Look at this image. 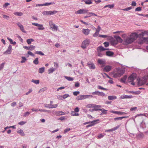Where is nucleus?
I'll use <instances>...</instances> for the list:
<instances>
[{"label":"nucleus","mask_w":148,"mask_h":148,"mask_svg":"<svg viewBox=\"0 0 148 148\" xmlns=\"http://www.w3.org/2000/svg\"><path fill=\"white\" fill-rule=\"evenodd\" d=\"M124 69L118 68L116 69L112 73L113 77L115 78L121 76L125 73Z\"/></svg>","instance_id":"obj_1"},{"label":"nucleus","mask_w":148,"mask_h":148,"mask_svg":"<svg viewBox=\"0 0 148 148\" xmlns=\"http://www.w3.org/2000/svg\"><path fill=\"white\" fill-rule=\"evenodd\" d=\"M146 32H142L139 34L140 36H142V37L140 38V44H141L143 43L144 42L147 41L148 43V38L143 37L145 34L146 33Z\"/></svg>","instance_id":"obj_2"},{"label":"nucleus","mask_w":148,"mask_h":148,"mask_svg":"<svg viewBox=\"0 0 148 148\" xmlns=\"http://www.w3.org/2000/svg\"><path fill=\"white\" fill-rule=\"evenodd\" d=\"M90 42V40L86 39L82 42L81 47L83 49H86Z\"/></svg>","instance_id":"obj_3"},{"label":"nucleus","mask_w":148,"mask_h":148,"mask_svg":"<svg viewBox=\"0 0 148 148\" xmlns=\"http://www.w3.org/2000/svg\"><path fill=\"white\" fill-rule=\"evenodd\" d=\"M137 80L138 85L139 86H140L143 85L146 83L147 79L145 78H143L141 79L139 78L137 79Z\"/></svg>","instance_id":"obj_4"},{"label":"nucleus","mask_w":148,"mask_h":148,"mask_svg":"<svg viewBox=\"0 0 148 148\" xmlns=\"http://www.w3.org/2000/svg\"><path fill=\"white\" fill-rule=\"evenodd\" d=\"M49 26L53 31H56L58 30V26L53 23L52 22L50 21L49 22Z\"/></svg>","instance_id":"obj_5"},{"label":"nucleus","mask_w":148,"mask_h":148,"mask_svg":"<svg viewBox=\"0 0 148 148\" xmlns=\"http://www.w3.org/2000/svg\"><path fill=\"white\" fill-rule=\"evenodd\" d=\"M136 77V73H132L129 77L128 81L130 82H133Z\"/></svg>","instance_id":"obj_6"},{"label":"nucleus","mask_w":148,"mask_h":148,"mask_svg":"<svg viewBox=\"0 0 148 148\" xmlns=\"http://www.w3.org/2000/svg\"><path fill=\"white\" fill-rule=\"evenodd\" d=\"M99 121V119H97L91 121H89L90 123L88 124L89 125H87L86 127V128H88L89 127L94 125L95 124L97 123V121Z\"/></svg>","instance_id":"obj_7"},{"label":"nucleus","mask_w":148,"mask_h":148,"mask_svg":"<svg viewBox=\"0 0 148 148\" xmlns=\"http://www.w3.org/2000/svg\"><path fill=\"white\" fill-rule=\"evenodd\" d=\"M88 66L90 69H94L95 68V66L94 64L92 62H88L87 64Z\"/></svg>","instance_id":"obj_8"},{"label":"nucleus","mask_w":148,"mask_h":148,"mask_svg":"<svg viewBox=\"0 0 148 148\" xmlns=\"http://www.w3.org/2000/svg\"><path fill=\"white\" fill-rule=\"evenodd\" d=\"M130 36L134 41L136 39L138 36L137 33H134L131 34Z\"/></svg>","instance_id":"obj_9"},{"label":"nucleus","mask_w":148,"mask_h":148,"mask_svg":"<svg viewBox=\"0 0 148 148\" xmlns=\"http://www.w3.org/2000/svg\"><path fill=\"white\" fill-rule=\"evenodd\" d=\"M108 37L111 40V44L112 45H116L117 44V41L116 39H115L112 37L110 36H109Z\"/></svg>","instance_id":"obj_10"},{"label":"nucleus","mask_w":148,"mask_h":148,"mask_svg":"<svg viewBox=\"0 0 148 148\" xmlns=\"http://www.w3.org/2000/svg\"><path fill=\"white\" fill-rule=\"evenodd\" d=\"M12 52V45H9L7 50L5 51L3 54H10Z\"/></svg>","instance_id":"obj_11"},{"label":"nucleus","mask_w":148,"mask_h":148,"mask_svg":"<svg viewBox=\"0 0 148 148\" xmlns=\"http://www.w3.org/2000/svg\"><path fill=\"white\" fill-rule=\"evenodd\" d=\"M125 41L127 44H129L132 42H133V41L130 36L129 37H127L125 39Z\"/></svg>","instance_id":"obj_12"},{"label":"nucleus","mask_w":148,"mask_h":148,"mask_svg":"<svg viewBox=\"0 0 148 148\" xmlns=\"http://www.w3.org/2000/svg\"><path fill=\"white\" fill-rule=\"evenodd\" d=\"M93 110L95 111H97L98 110L101 111L102 112V113L106 114L107 113V110H105L103 108L102 109H98V108H94Z\"/></svg>","instance_id":"obj_13"},{"label":"nucleus","mask_w":148,"mask_h":148,"mask_svg":"<svg viewBox=\"0 0 148 148\" xmlns=\"http://www.w3.org/2000/svg\"><path fill=\"white\" fill-rule=\"evenodd\" d=\"M111 66L109 65L106 66L103 68V71L104 72H109L111 70Z\"/></svg>","instance_id":"obj_14"},{"label":"nucleus","mask_w":148,"mask_h":148,"mask_svg":"<svg viewBox=\"0 0 148 148\" xmlns=\"http://www.w3.org/2000/svg\"><path fill=\"white\" fill-rule=\"evenodd\" d=\"M17 25L19 27L20 29L24 33H26V32L25 31L23 25L19 22L17 23Z\"/></svg>","instance_id":"obj_15"},{"label":"nucleus","mask_w":148,"mask_h":148,"mask_svg":"<svg viewBox=\"0 0 148 148\" xmlns=\"http://www.w3.org/2000/svg\"><path fill=\"white\" fill-rule=\"evenodd\" d=\"M108 49H106L104 48L102 46H100L97 48V51H102L105 50H108Z\"/></svg>","instance_id":"obj_16"},{"label":"nucleus","mask_w":148,"mask_h":148,"mask_svg":"<svg viewBox=\"0 0 148 148\" xmlns=\"http://www.w3.org/2000/svg\"><path fill=\"white\" fill-rule=\"evenodd\" d=\"M90 30L88 29H83L82 30V32L85 35H88L90 33Z\"/></svg>","instance_id":"obj_17"},{"label":"nucleus","mask_w":148,"mask_h":148,"mask_svg":"<svg viewBox=\"0 0 148 148\" xmlns=\"http://www.w3.org/2000/svg\"><path fill=\"white\" fill-rule=\"evenodd\" d=\"M44 106L45 107L49 108H56L58 106V104H56L54 105H52V106H50V104H45Z\"/></svg>","instance_id":"obj_18"},{"label":"nucleus","mask_w":148,"mask_h":148,"mask_svg":"<svg viewBox=\"0 0 148 148\" xmlns=\"http://www.w3.org/2000/svg\"><path fill=\"white\" fill-rule=\"evenodd\" d=\"M111 112L112 113L117 114H126L127 113L125 112H119L117 111H112Z\"/></svg>","instance_id":"obj_19"},{"label":"nucleus","mask_w":148,"mask_h":148,"mask_svg":"<svg viewBox=\"0 0 148 148\" xmlns=\"http://www.w3.org/2000/svg\"><path fill=\"white\" fill-rule=\"evenodd\" d=\"M132 97V95L129 96L125 95H123L121 96L120 98L122 99L131 98Z\"/></svg>","instance_id":"obj_20"},{"label":"nucleus","mask_w":148,"mask_h":148,"mask_svg":"<svg viewBox=\"0 0 148 148\" xmlns=\"http://www.w3.org/2000/svg\"><path fill=\"white\" fill-rule=\"evenodd\" d=\"M117 97L114 95L109 96L108 97V99L109 100H113L116 99Z\"/></svg>","instance_id":"obj_21"},{"label":"nucleus","mask_w":148,"mask_h":148,"mask_svg":"<svg viewBox=\"0 0 148 148\" xmlns=\"http://www.w3.org/2000/svg\"><path fill=\"white\" fill-rule=\"evenodd\" d=\"M17 132L18 133L20 134V135L22 136H25V134L23 130L21 129L18 130Z\"/></svg>","instance_id":"obj_22"},{"label":"nucleus","mask_w":148,"mask_h":148,"mask_svg":"<svg viewBox=\"0 0 148 148\" xmlns=\"http://www.w3.org/2000/svg\"><path fill=\"white\" fill-rule=\"evenodd\" d=\"M115 38L117 41V42H121L122 41V40L121 38L119 36H117L116 37H115Z\"/></svg>","instance_id":"obj_23"},{"label":"nucleus","mask_w":148,"mask_h":148,"mask_svg":"<svg viewBox=\"0 0 148 148\" xmlns=\"http://www.w3.org/2000/svg\"><path fill=\"white\" fill-rule=\"evenodd\" d=\"M106 54L108 56H112L113 55L114 53L110 51H108L106 52Z\"/></svg>","instance_id":"obj_24"},{"label":"nucleus","mask_w":148,"mask_h":148,"mask_svg":"<svg viewBox=\"0 0 148 148\" xmlns=\"http://www.w3.org/2000/svg\"><path fill=\"white\" fill-rule=\"evenodd\" d=\"M127 77V76L126 75H124L123 77H122L121 80V82L125 83L126 81V80Z\"/></svg>","instance_id":"obj_25"},{"label":"nucleus","mask_w":148,"mask_h":148,"mask_svg":"<svg viewBox=\"0 0 148 148\" xmlns=\"http://www.w3.org/2000/svg\"><path fill=\"white\" fill-rule=\"evenodd\" d=\"M84 99V95H79L77 96L76 98V99L77 100H80Z\"/></svg>","instance_id":"obj_26"},{"label":"nucleus","mask_w":148,"mask_h":148,"mask_svg":"<svg viewBox=\"0 0 148 148\" xmlns=\"http://www.w3.org/2000/svg\"><path fill=\"white\" fill-rule=\"evenodd\" d=\"M14 14L16 16H21L23 15V14L21 12H14Z\"/></svg>","instance_id":"obj_27"},{"label":"nucleus","mask_w":148,"mask_h":148,"mask_svg":"<svg viewBox=\"0 0 148 148\" xmlns=\"http://www.w3.org/2000/svg\"><path fill=\"white\" fill-rule=\"evenodd\" d=\"M56 70V69L54 68H51L48 70V73L50 74L52 73L54 71Z\"/></svg>","instance_id":"obj_28"},{"label":"nucleus","mask_w":148,"mask_h":148,"mask_svg":"<svg viewBox=\"0 0 148 148\" xmlns=\"http://www.w3.org/2000/svg\"><path fill=\"white\" fill-rule=\"evenodd\" d=\"M98 62L100 64H104L105 62L101 59H99L98 60Z\"/></svg>","instance_id":"obj_29"},{"label":"nucleus","mask_w":148,"mask_h":148,"mask_svg":"<svg viewBox=\"0 0 148 148\" xmlns=\"http://www.w3.org/2000/svg\"><path fill=\"white\" fill-rule=\"evenodd\" d=\"M84 99L87 98H91L93 97V96L91 95H84Z\"/></svg>","instance_id":"obj_30"},{"label":"nucleus","mask_w":148,"mask_h":148,"mask_svg":"<svg viewBox=\"0 0 148 148\" xmlns=\"http://www.w3.org/2000/svg\"><path fill=\"white\" fill-rule=\"evenodd\" d=\"M34 41V40L32 38H30L27 40V42L28 45H30L31 44L32 42Z\"/></svg>","instance_id":"obj_31"},{"label":"nucleus","mask_w":148,"mask_h":148,"mask_svg":"<svg viewBox=\"0 0 148 148\" xmlns=\"http://www.w3.org/2000/svg\"><path fill=\"white\" fill-rule=\"evenodd\" d=\"M87 14L89 17H90L93 16H97V14L93 12H88L87 13Z\"/></svg>","instance_id":"obj_32"},{"label":"nucleus","mask_w":148,"mask_h":148,"mask_svg":"<svg viewBox=\"0 0 148 148\" xmlns=\"http://www.w3.org/2000/svg\"><path fill=\"white\" fill-rule=\"evenodd\" d=\"M125 117L123 116L121 117H116L114 119V120L115 121H120L123 118H125Z\"/></svg>","instance_id":"obj_33"},{"label":"nucleus","mask_w":148,"mask_h":148,"mask_svg":"<svg viewBox=\"0 0 148 148\" xmlns=\"http://www.w3.org/2000/svg\"><path fill=\"white\" fill-rule=\"evenodd\" d=\"M45 71V68L44 67L40 68L39 69V72L40 73H42L44 72Z\"/></svg>","instance_id":"obj_34"},{"label":"nucleus","mask_w":148,"mask_h":148,"mask_svg":"<svg viewBox=\"0 0 148 148\" xmlns=\"http://www.w3.org/2000/svg\"><path fill=\"white\" fill-rule=\"evenodd\" d=\"M50 15H51L55 14L58 12L56 10H53V11H49Z\"/></svg>","instance_id":"obj_35"},{"label":"nucleus","mask_w":148,"mask_h":148,"mask_svg":"<svg viewBox=\"0 0 148 148\" xmlns=\"http://www.w3.org/2000/svg\"><path fill=\"white\" fill-rule=\"evenodd\" d=\"M83 1H85V3L86 4L89 5L92 3V2L90 0H83Z\"/></svg>","instance_id":"obj_36"},{"label":"nucleus","mask_w":148,"mask_h":148,"mask_svg":"<svg viewBox=\"0 0 148 148\" xmlns=\"http://www.w3.org/2000/svg\"><path fill=\"white\" fill-rule=\"evenodd\" d=\"M56 115H64L65 114V113L64 112H62V111H58L56 113Z\"/></svg>","instance_id":"obj_37"},{"label":"nucleus","mask_w":148,"mask_h":148,"mask_svg":"<svg viewBox=\"0 0 148 148\" xmlns=\"http://www.w3.org/2000/svg\"><path fill=\"white\" fill-rule=\"evenodd\" d=\"M38 60V58H36V59L34 60L33 63L36 65L38 64L39 63Z\"/></svg>","instance_id":"obj_38"},{"label":"nucleus","mask_w":148,"mask_h":148,"mask_svg":"<svg viewBox=\"0 0 148 148\" xmlns=\"http://www.w3.org/2000/svg\"><path fill=\"white\" fill-rule=\"evenodd\" d=\"M31 82L36 84H38L39 83V80H36L32 79Z\"/></svg>","instance_id":"obj_39"},{"label":"nucleus","mask_w":148,"mask_h":148,"mask_svg":"<svg viewBox=\"0 0 148 148\" xmlns=\"http://www.w3.org/2000/svg\"><path fill=\"white\" fill-rule=\"evenodd\" d=\"M54 4V3L53 2H51L50 3H46L43 4L44 6H46L49 5H50L53 4Z\"/></svg>","instance_id":"obj_40"},{"label":"nucleus","mask_w":148,"mask_h":148,"mask_svg":"<svg viewBox=\"0 0 148 148\" xmlns=\"http://www.w3.org/2000/svg\"><path fill=\"white\" fill-rule=\"evenodd\" d=\"M65 78L68 81H71L73 80V78L70 77L65 76Z\"/></svg>","instance_id":"obj_41"},{"label":"nucleus","mask_w":148,"mask_h":148,"mask_svg":"<svg viewBox=\"0 0 148 148\" xmlns=\"http://www.w3.org/2000/svg\"><path fill=\"white\" fill-rule=\"evenodd\" d=\"M100 31V29H99V30H97V29H96V32L93 34V36L94 37H96L97 36L98 34L99 33V32Z\"/></svg>","instance_id":"obj_42"},{"label":"nucleus","mask_w":148,"mask_h":148,"mask_svg":"<svg viewBox=\"0 0 148 148\" xmlns=\"http://www.w3.org/2000/svg\"><path fill=\"white\" fill-rule=\"evenodd\" d=\"M114 4L112 5H106L104 7V8H106V7H108L110 8H112L114 7Z\"/></svg>","instance_id":"obj_43"},{"label":"nucleus","mask_w":148,"mask_h":148,"mask_svg":"<svg viewBox=\"0 0 148 148\" xmlns=\"http://www.w3.org/2000/svg\"><path fill=\"white\" fill-rule=\"evenodd\" d=\"M98 52V56L100 57H102L104 54V53H102L101 51H97Z\"/></svg>","instance_id":"obj_44"},{"label":"nucleus","mask_w":148,"mask_h":148,"mask_svg":"<svg viewBox=\"0 0 148 148\" xmlns=\"http://www.w3.org/2000/svg\"><path fill=\"white\" fill-rule=\"evenodd\" d=\"M75 14H83L82 9H80L75 12Z\"/></svg>","instance_id":"obj_45"},{"label":"nucleus","mask_w":148,"mask_h":148,"mask_svg":"<svg viewBox=\"0 0 148 148\" xmlns=\"http://www.w3.org/2000/svg\"><path fill=\"white\" fill-rule=\"evenodd\" d=\"M97 88L99 89L107 90L108 89L107 88H104L100 86L99 85L97 86Z\"/></svg>","instance_id":"obj_46"},{"label":"nucleus","mask_w":148,"mask_h":148,"mask_svg":"<svg viewBox=\"0 0 148 148\" xmlns=\"http://www.w3.org/2000/svg\"><path fill=\"white\" fill-rule=\"evenodd\" d=\"M47 90V88L46 87H45L40 89L38 92V93L43 92L45 91L46 90Z\"/></svg>","instance_id":"obj_47"},{"label":"nucleus","mask_w":148,"mask_h":148,"mask_svg":"<svg viewBox=\"0 0 148 148\" xmlns=\"http://www.w3.org/2000/svg\"><path fill=\"white\" fill-rule=\"evenodd\" d=\"M22 60L21 61V63H23L25 62L27 60V59L25 57H22Z\"/></svg>","instance_id":"obj_48"},{"label":"nucleus","mask_w":148,"mask_h":148,"mask_svg":"<svg viewBox=\"0 0 148 148\" xmlns=\"http://www.w3.org/2000/svg\"><path fill=\"white\" fill-rule=\"evenodd\" d=\"M32 25H34L35 26H37V27H42V24H40L38 23H32Z\"/></svg>","instance_id":"obj_49"},{"label":"nucleus","mask_w":148,"mask_h":148,"mask_svg":"<svg viewBox=\"0 0 148 148\" xmlns=\"http://www.w3.org/2000/svg\"><path fill=\"white\" fill-rule=\"evenodd\" d=\"M42 14L44 15H50L49 11H44L42 12Z\"/></svg>","instance_id":"obj_50"},{"label":"nucleus","mask_w":148,"mask_h":148,"mask_svg":"<svg viewBox=\"0 0 148 148\" xmlns=\"http://www.w3.org/2000/svg\"><path fill=\"white\" fill-rule=\"evenodd\" d=\"M94 105L93 104H88L86 107L87 108H94Z\"/></svg>","instance_id":"obj_51"},{"label":"nucleus","mask_w":148,"mask_h":148,"mask_svg":"<svg viewBox=\"0 0 148 148\" xmlns=\"http://www.w3.org/2000/svg\"><path fill=\"white\" fill-rule=\"evenodd\" d=\"M35 53L36 54H38V55H40L42 56L44 55V54L41 51H36V52Z\"/></svg>","instance_id":"obj_52"},{"label":"nucleus","mask_w":148,"mask_h":148,"mask_svg":"<svg viewBox=\"0 0 148 148\" xmlns=\"http://www.w3.org/2000/svg\"><path fill=\"white\" fill-rule=\"evenodd\" d=\"M35 46L32 45H30L29 46V50L32 51L35 48Z\"/></svg>","instance_id":"obj_53"},{"label":"nucleus","mask_w":148,"mask_h":148,"mask_svg":"<svg viewBox=\"0 0 148 148\" xmlns=\"http://www.w3.org/2000/svg\"><path fill=\"white\" fill-rule=\"evenodd\" d=\"M99 96H105V94L102 92H99Z\"/></svg>","instance_id":"obj_54"},{"label":"nucleus","mask_w":148,"mask_h":148,"mask_svg":"<svg viewBox=\"0 0 148 148\" xmlns=\"http://www.w3.org/2000/svg\"><path fill=\"white\" fill-rule=\"evenodd\" d=\"M38 111H39L41 112H48L49 113L50 112V110H47L43 109H39L38 110Z\"/></svg>","instance_id":"obj_55"},{"label":"nucleus","mask_w":148,"mask_h":148,"mask_svg":"<svg viewBox=\"0 0 148 148\" xmlns=\"http://www.w3.org/2000/svg\"><path fill=\"white\" fill-rule=\"evenodd\" d=\"M99 91H95L92 92L91 93L93 95H96L99 96Z\"/></svg>","instance_id":"obj_56"},{"label":"nucleus","mask_w":148,"mask_h":148,"mask_svg":"<svg viewBox=\"0 0 148 148\" xmlns=\"http://www.w3.org/2000/svg\"><path fill=\"white\" fill-rule=\"evenodd\" d=\"M62 96L63 98V99H64L66 98L69 97V95L68 94H66L63 95Z\"/></svg>","instance_id":"obj_57"},{"label":"nucleus","mask_w":148,"mask_h":148,"mask_svg":"<svg viewBox=\"0 0 148 148\" xmlns=\"http://www.w3.org/2000/svg\"><path fill=\"white\" fill-rule=\"evenodd\" d=\"M103 44L104 45L105 47H108L109 46V43L108 42H104Z\"/></svg>","instance_id":"obj_58"},{"label":"nucleus","mask_w":148,"mask_h":148,"mask_svg":"<svg viewBox=\"0 0 148 148\" xmlns=\"http://www.w3.org/2000/svg\"><path fill=\"white\" fill-rule=\"evenodd\" d=\"M99 37H102L103 38H106L107 37H108V35H101L99 34Z\"/></svg>","instance_id":"obj_59"},{"label":"nucleus","mask_w":148,"mask_h":148,"mask_svg":"<svg viewBox=\"0 0 148 148\" xmlns=\"http://www.w3.org/2000/svg\"><path fill=\"white\" fill-rule=\"evenodd\" d=\"M3 18H4L6 19L7 20H8L10 18L9 16H7L5 14L3 15Z\"/></svg>","instance_id":"obj_60"},{"label":"nucleus","mask_w":148,"mask_h":148,"mask_svg":"<svg viewBox=\"0 0 148 148\" xmlns=\"http://www.w3.org/2000/svg\"><path fill=\"white\" fill-rule=\"evenodd\" d=\"M132 9V8L131 7H128L127 8L124 9H123V10L124 11H128L129 10H130Z\"/></svg>","instance_id":"obj_61"},{"label":"nucleus","mask_w":148,"mask_h":148,"mask_svg":"<svg viewBox=\"0 0 148 148\" xmlns=\"http://www.w3.org/2000/svg\"><path fill=\"white\" fill-rule=\"evenodd\" d=\"M94 108H100L101 107V105H97L95 104L94 105Z\"/></svg>","instance_id":"obj_62"},{"label":"nucleus","mask_w":148,"mask_h":148,"mask_svg":"<svg viewBox=\"0 0 148 148\" xmlns=\"http://www.w3.org/2000/svg\"><path fill=\"white\" fill-rule=\"evenodd\" d=\"M103 136H104V135H103L101 134H99V135H98L97 136V138L98 139L100 138H101L103 137Z\"/></svg>","instance_id":"obj_63"},{"label":"nucleus","mask_w":148,"mask_h":148,"mask_svg":"<svg viewBox=\"0 0 148 148\" xmlns=\"http://www.w3.org/2000/svg\"><path fill=\"white\" fill-rule=\"evenodd\" d=\"M79 91H75L73 92V94L75 96H77L79 94Z\"/></svg>","instance_id":"obj_64"}]
</instances>
